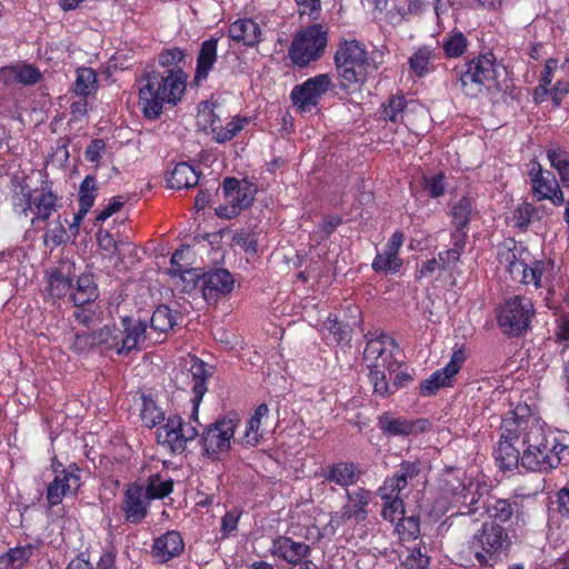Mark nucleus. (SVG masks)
Listing matches in <instances>:
<instances>
[{
    "instance_id": "1",
    "label": "nucleus",
    "mask_w": 569,
    "mask_h": 569,
    "mask_svg": "<svg viewBox=\"0 0 569 569\" xmlns=\"http://www.w3.org/2000/svg\"><path fill=\"white\" fill-rule=\"evenodd\" d=\"M569 456V448L548 432L546 422L528 405L519 403L502 418L495 458L500 469L522 467L548 472Z\"/></svg>"
},
{
    "instance_id": "2",
    "label": "nucleus",
    "mask_w": 569,
    "mask_h": 569,
    "mask_svg": "<svg viewBox=\"0 0 569 569\" xmlns=\"http://www.w3.org/2000/svg\"><path fill=\"white\" fill-rule=\"evenodd\" d=\"M207 378L206 363L198 358H192L188 369L182 370L177 376V380L181 379L182 382H186V387H190L193 398L191 400L192 411L189 421H186L180 416H170L167 422L157 430L158 442L168 446L173 452H182L187 448L188 442L194 440L199 435L198 409L207 392Z\"/></svg>"
},
{
    "instance_id": "3",
    "label": "nucleus",
    "mask_w": 569,
    "mask_h": 569,
    "mask_svg": "<svg viewBox=\"0 0 569 569\" xmlns=\"http://www.w3.org/2000/svg\"><path fill=\"white\" fill-rule=\"evenodd\" d=\"M187 76L181 70L148 72L139 81V107L144 118L158 119L164 104L176 106L186 91Z\"/></svg>"
},
{
    "instance_id": "4",
    "label": "nucleus",
    "mask_w": 569,
    "mask_h": 569,
    "mask_svg": "<svg viewBox=\"0 0 569 569\" xmlns=\"http://www.w3.org/2000/svg\"><path fill=\"white\" fill-rule=\"evenodd\" d=\"M335 63L340 86L347 91H355L367 80L371 68L369 56L362 43L352 39L339 43Z\"/></svg>"
},
{
    "instance_id": "5",
    "label": "nucleus",
    "mask_w": 569,
    "mask_h": 569,
    "mask_svg": "<svg viewBox=\"0 0 569 569\" xmlns=\"http://www.w3.org/2000/svg\"><path fill=\"white\" fill-rule=\"evenodd\" d=\"M517 248L503 249L499 252V261L503 264L515 281L545 288L550 283L553 263L551 261H535L531 266L521 259Z\"/></svg>"
},
{
    "instance_id": "6",
    "label": "nucleus",
    "mask_w": 569,
    "mask_h": 569,
    "mask_svg": "<svg viewBox=\"0 0 569 569\" xmlns=\"http://www.w3.org/2000/svg\"><path fill=\"white\" fill-rule=\"evenodd\" d=\"M535 315L530 298L513 295L505 298L497 308V322L505 335L519 337L530 328Z\"/></svg>"
},
{
    "instance_id": "7",
    "label": "nucleus",
    "mask_w": 569,
    "mask_h": 569,
    "mask_svg": "<svg viewBox=\"0 0 569 569\" xmlns=\"http://www.w3.org/2000/svg\"><path fill=\"white\" fill-rule=\"evenodd\" d=\"M496 67V58L491 52L479 54L459 71L457 84L466 96L476 97L495 83Z\"/></svg>"
},
{
    "instance_id": "8",
    "label": "nucleus",
    "mask_w": 569,
    "mask_h": 569,
    "mask_svg": "<svg viewBox=\"0 0 569 569\" xmlns=\"http://www.w3.org/2000/svg\"><path fill=\"white\" fill-rule=\"evenodd\" d=\"M328 44V27L315 23L301 29L293 38L289 48V57L293 64L303 68L318 60Z\"/></svg>"
},
{
    "instance_id": "9",
    "label": "nucleus",
    "mask_w": 569,
    "mask_h": 569,
    "mask_svg": "<svg viewBox=\"0 0 569 569\" xmlns=\"http://www.w3.org/2000/svg\"><path fill=\"white\" fill-rule=\"evenodd\" d=\"M511 545L506 529L496 522H485L472 537L470 549L480 565H492Z\"/></svg>"
},
{
    "instance_id": "10",
    "label": "nucleus",
    "mask_w": 569,
    "mask_h": 569,
    "mask_svg": "<svg viewBox=\"0 0 569 569\" xmlns=\"http://www.w3.org/2000/svg\"><path fill=\"white\" fill-rule=\"evenodd\" d=\"M236 426L232 418H223L209 425L200 440L203 455L213 461L221 460L231 449Z\"/></svg>"
},
{
    "instance_id": "11",
    "label": "nucleus",
    "mask_w": 569,
    "mask_h": 569,
    "mask_svg": "<svg viewBox=\"0 0 569 569\" xmlns=\"http://www.w3.org/2000/svg\"><path fill=\"white\" fill-rule=\"evenodd\" d=\"M222 192L226 204L216 208V213L220 218L231 219L252 203L256 188L246 181L229 177L222 182Z\"/></svg>"
},
{
    "instance_id": "12",
    "label": "nucleus",
    "mask_w": 569,
    "mask_h": 569,
    "mask_svg": "<svg viewBox=\"0 0 569 569\" xmlns=\"http://www.w3.org/2000/svg\"><path fill=\"white\" fill-rule=\"evenodd\" d=\"M367 346L363 351V357L370 362L369 367L387 368L389 375H392L401 363L395 359L393 349L396 348L395 341L385 332L379 330L369 331L366 335Z\"/></svg>"
},
{
    "instance_id": "13",
    "label": "nucleus",
    "mask_w": 569,
    "mask_h": 569,
    "mask_svg": "<svg viewBox=\"0 0 569 569\" xmlns=\"http://www.w3.org/2000/svg\"><path fill=\"white\" fill-rule=\"evenodd\" d=\"M331 87L332 80L329 74H318L296 86L290 97L293 106L301 112H311Z\"/></svg>"
},
{
    "instance_id": "14",
    "label": "nucleus",
    "mask_w": 569,
    "mask_h": 569,
    "mask_svg": "<svg viewBox=\"0 0 569 569\" xmlns=\"http://www.w3.org/2000/svg\"><path fill=\"white\" fill-rule=\"evenodd\" d=\"M380 431L388 437L419 436L430 428L428 419H408L403 416H396L390 411L382 412L377 419Z\"/></svg>"
},
{
    "instance_id": "15",
    "label": "nucleus",
    "mask_w": 569,
    "mask_h": 569,
    "mask_svg": "<svg viewBox=\"0 0 569 569\" xmlns=\"http://www.w3.org/2000/svg\"><path fill=\"white\" fill-rule=\"evenodd\" d=\"M533 196L538 200H550L555 206L565 203V196L552 172L543 170L537 161L530 163L528 172Z\"/></svg>"
},
{
    "instance_id": "16",
    "label": "nucleus",
    "mask_w": 569,
    "mask_h": 569,
    "mask_svg": "<svg viewBox=\"0 0 569 569\" xmlns=\"http://www.w3.org/2000/svg\"><path fill=\"white\" fill-rule=\"evenodd\" d=\"M466 359V352L462 347L455 349L450 361L420 383V395L422 397H430L439 389L451 386L453 378L462 368Z\"/></svg>"
},
{
    "instance_id": "17",
    "label": "nucleus",
    "mask_w": 569,
    "mask_h": 569,
    "mask_svg": "<svg viewBox=\"0 0 569 569\" xmlns=\"http://www.w3.org/2000/svg\"><path fill=\"white\" fill-rule=\"evenodd\" d=\"M79 468L70 465L61 472L57 473L54 479L47 487L48 503L53 507L61 503L63 497L76 495L81 486Z\"/></svg>"
},
{
    "instance_id": "18",
    "label": "nucleus",
    "mask_w": 569,
    "mask_h": 569,
    "mask_svg": "<svg viewBox=\"0 0 569 569\" xmlns=\"http://www.w3.org/2000/svg\"><path fill=\"white\" fill-rule=\"evenodd\" d=\"M542 81L555 84L551 88V99L558 104L569 93V58L560 62L558 59H548L542 70Z\"/></svg>"
},
{
    "instance_id": "19",
    "label": "nucleus",
    "mask_w": 569,
    "mask_h": 569,
    "mask_svg": "<svg viewBox=\"0 0 569 569\" xmlns=\"http://www.w3.org/2000/svg\"><path fill=\"white\" fill-rule=\"evenodd\" d=\"M196 278L201 282L202 296L208 303H214L220 297L230 293L234 283L231 273L226 269H217Z\"/></svg>"
},
{
    "instance_id": "20",
    "label": "nucleus",
    "mask_w": 569,
    "mask_h": 569,
    "mask_svg": "<svg viewBox=\"0 0 569 569\" xmlns=\"http://www.w3.org/2000/svg\"><path fill=\"white\" fill-rule=\"evenodd\" d=\"M150 500L141 485L132 483L124 491L121 510L127 522L138 525L148 513Z\"/></svg>"
},
{
    "instance_id": "21",
    "label": "nucleus",
    "mask_w": 569,
    "mask_h": 569,
    "mask_svg": "<svg viewBox=\"0 0 569 569\" xmlns=\"http://www.w3.org/2000/svg\"><path fill=\"white\" fill-rule=\"evenodd\" d=\"M269 552L291 566H298L301 560L310 556L311 547L308 543L295 541L290 537L278 536L272 539Z\"/></svg>"
},
{
    "instance_id": "22",
    "label": "nucleus",
    "mask_w": 569,
    "mask_h": 569,
    "mask_svg": "<svg viewBox=\"0 0 569 569\" xmlns=\"http://www.w3.org/2000/svg\"><path fill=\"white\" fill-rule=\"evenodd\" d=\"M405 234L401 230H396L382 252H378L372 261V269L376 272L396 273L402 267V260L399 258V250L402 247Z\"/></svg>"
},
{
    "instance_id": "23",
    "label": "nucleus",
    "mask_w": 569,
    "mask_h": 569,
    "mask_svg": "<svg viewBox=\"0 0 569 569\" xmlns=\"http://www.w3.org/2000/svg\"><path fill=\"white\" fill-rule=\"evenodd\" d=\"M184 551V541L181 533L177 530H168L157 537L151 546L152 557L159 563H167L173 558L179 557Z\"/></svg>"
},
{
    "instance_id": "24",
    "label": "nucleus",
    "mask_w": 569,
    "mask_h": 569,
    "mask_svg": "<svg viewBox=\"0 0 569 569\" xmlns=\"http://www.w3.org/2000/svg\"><path fill=\"white\" fill-rule=\"evenodd\" d=\"M121 349L124 356L133 350H138L140 345L147 339L148 321L123 317L121 319Z\"/></svg>"
},
{
    "instance_id": "25",
    "label": "nucleus",
    "mask_w": 569,
    "mask_h": 569,
    "mask_svg": "<svg viewBox=\"0 0 569 569\" xmlns=\"http://www.w3.org/2000/svg\"><path fill=\"white\" fill-rule=\"evenodd\" d=\"M228 34L234 42L253 48L262 41L263 33L260 24L256 20L242 18L233 21L229 26Z\"/></svg>"
},
{
    "instance_id": "26",
    "label": "nucleus",
    "mask_w": 569,
    "mask_h": 569,
    "mask_svg": "<svg viewBox=\"0 0 569 569\" xmlns=\"http://www.w3.org/2000/svg\"><path fill=\"white\" fill-rule=\"evenodd\" d=\"M348 502L342 507L343 517L360 523L367 519V507L371 500V491L365 488H356L355 490H347L346 492Z\"/></svg>"
},
{
    "instance_id": "27",
    "label": "nucleus",
    "mask_w": 569,
    "mask_h": 569,
    "mask_svg": "<svg viewBox=\"0 0 569 569\" xmlns=\"http://www.w3.org/2000/svg\"><path fill=\"white\" fill-rule=\"evenodd\" d=\"M218 41L219 38L212 37L201 43L194 72V81L197 83L206 81L212 71L218 58Z\"/></svg>"
},
{
    "instance_id": "28",
    "label": "nucleus",
    "mask_w": 569,
    "mask_h": 569,
    "mask_svg": "<svg viewBox=\"0 0 569 569\" xmlns=\"http://www.w3.org/2000/svg\"><path fill=\"white\" fill-rule=\"evenodd\" d=\"M48 293L53 299H61L70 296L73 288V280L71 278V264L63 263L60 267L52 269L48 276Z\"/></svg>"
},
{
    "instance_id": "29",
    "label": "nucleus",
    "mask_w": 569,
    "mask_h": 569,
    "mask_svg": "<svg viewBox=\"0 0 569 569\" xmlns=\"http://www.w3.org/2000/svg\"><path fill=\"white\" fill-rule=\"evenodd\" d=\"M361 476V470L352 462H338L325 472V480L341 487L355 485Z\"/></svg>"
},
{
    "instance_id": "30",
    "label": "nucleus",
    "mask_w": 569,
    "mask_h": 569,
    "mask_svg": "<svg viewBox=\"0 0 569 569\" xmlns=\"http://www.w3.org/2000/svg\"><path fill=\"white\" fill-rule=\"evenodd\" d=\"M98 297L97 286L91 274L78 277L71 289L70 300L74 306L80 307L96 300Z\"/></svg>"
},
{
    "instance_id": "31",
    "label": "nucleus",
    "mask_w": 569,
    "mask_h": 569,
    "mask_svg": "<svg viewBox=\"0 0 569 569\" xmlns=\"http://www.w3.org/2000/svg\"><path fill=\"white\" fill-rule=\"evenodd\" d=\"M58 208V198L51 190L42 189L33 201L31 224L48 220Z\"/></svg>"
},
{
    "instance_id": "32",
    "label": "nucleus",
    "mask_w": 569,
    "mask_h": 569,
    "mask_svg": "<svg viewBox=\"0 0 569 569\" xmlns=\"http://www.w3.org/2000/svg\"><path fill=\"white\" fill-rule=\"evenodd\" d=\"M199 177L200 173L192 166L187 162H180L172 169L168 183L173 189H188L199 182Z\"/></svg>"
},
{
    "instance_id": "33",
    "label": "nucleus",
    "mask_w": 569,
    "mask_h": 569,
    "mask_svg": "<svg viewBox=\"0 0 569 569\" xmlns=\"http://www.w3.org/2000/svg\"><path fill=\"white\" fill-rule=\"evenodd\" d=\"M269 417V408L266 403L259 405L247 422L244 442L250 446L258 445L263 438L262 421Z\"/></svg>"
},
{
    "instance_id": "34",
    "label": "nucleus",
    "mask_w": 569,
    "mask_h": 569,
    "mask_svg": "<svg viewBox=\"0 0 569 569\" xmlns=\"http://www.w3.org/2000/svg\"><path fill=\"white\" fill-rule=\"evenodd\" d=\"M33 551L34 547L30 543L9 549L8 552L0 556V569H22L32 557Z\"/></svg>"
},
{
    "instance_id": "35",
    "label": "nucleus",
    "mask_w": 569,
    "mask_h": 569,
    "mask_svg": "<svg viewBox=\"0 0 569 569\" xmlns=\"http://www.w3.org/2000/svg\"><path fill=\"white\" fill-rule=\"evenodd\" d=\"M490 518L500 522L509 521L513 516L519 517L520 505L516 500L495 499L486 506Z\"/></svg>"
},
{
    "instance_id": "36",
    "label": "nucleus",
    "mask_w": 569,
    "mask_h": 569,
    "mask_svg": "<svg viewBox=\"0 0 569 569\" xmlns=\"http://www.w3.org/2000/svg\"><path fill=\"white\" fill-rule=\"evenodd\" d=\"M435 59V49L430 46L420 47L410 58V70L419 78L431 71V61Z\"/></svg>"
},
{
    "instance_id": "37",
    "label": "nucleus",
    "mask_w": 569,
    "mask_h": 569,
    "mask_svg": "<svg viewBox=\"0 0 569 569\" xmlns=\"http://www.w3.org/2000/svg\"><path fill=\"white\" fill-rule=\"evenodd\" d=\"M249 121L247 118L236 117L231 121H229L224 127L216 123L214 120L211 121V133L213 140L219 143H224L231 139H233L247 124Z\"/></svg>"
},
{
    "instance_id": "38",
    "label": "nucleus",
    "mask_w": 569,
    "mask_h": 569,
    "mask_svg": "<svg viewBox=\"0 0 569 569\" xmlns=\"http://www.w3.org/2000/svg\"><path fill=\"white\" fill-rule=\"evenodd\" d=\"M98 347H103L107 350H112L119 356H124L121 349V329L104 326L100 330L96 331Z\"/></svg>"
},
{
    "instance_id": "39",
    "label": "nucleus",
    "mask_w": 569,
    "mask_h": 569,
    "mask_svg": "<svg viewBox=\"0 0 569 569\" xmlns=\"http://www.w3.org/2000/svg\"><path fill=\"white\" fill-rule=\"evenodd\" d=\"M98 89L97 73L91 68H79L73 84V92L79 97H88Z\"/></svg>"
},
{
    "instance_id": "40",
    "label": "nucleus",
    "mask_w": 569,
    "mask_h": 569,
    "mask_svg": "<svg viewBox=\"0 0 569 569\" xmlns=\"http://www.w3.org/2000/svg\"><path fill=\"white\" fill-rule=\"evenodd\" d=\"M178 315L164 305L159 306L150 319V328L160 333H164L177 325Z\"/></svg>"
},
{
    "instance_id": "41",
    "label": "nucleus",
    "mask_w": 569,
    "mask_h": 569,
    "mask_svg": "<svg viewBox=\"0 0 569 569\" xmlns=\"http://www.w3.org/2000/svg\"><path fill=\"white\" fill-rule=\"evenodd\" d=\"M551 167L557 170L563 187H569V152L563 149H550L547 152Z\"/></svg>"
},
{
    "instance_id": "42",
    "label": "nucleus",
    "mask_w": 569,
    "mask_h": 569,
    "mask_svg": "<svg viewBox=\"0 0 569 569\" xmlns=\"http://www.w3.org/2000/svg\"><path fill=\"white\" fill-rule=\"evenodd\" d=\"M473 211V203L470 198L462 197L456 203L452 204L450 213L452 219V224L457 229L467 228L471 214Z\"/></svg>"
},
{
    "instance_id": "43",
    "label": "nucleus",
    "mask_w": 569,
    "mask_h": 569,
    "mask_svg": "<svg viewBox=\"0 0 569 569\" xmlns=\"http://www.w3.org/2000/svg\"><path fill=\"white\" fill-rule=\"evenodd\" d=\"M190 252V247L184 246L178 250H176L171 257V273L176 276H180L183 280H187V277H190V280H193V277H198L197 270L189 268V262L184 261V256Z\"/></svg>"
},
{
    "instance_id": "44",
    "label": "nucleus",
    "mask_w": 569,
    "mask_h": 569,
    "mask_svg": "<svg viewBox=\"0 0 569 569\" xmlns=\"http://www.w3.org/2000/svg\"><path fill=\"white\" fill-rule=\"evenodd\" d=\"M468 48V40L461 31H452L442 43V49L447 58H459Z\"/></svg>"
},
{
    "instance_id": "45",
    "label": "nucleus",
    "mask_w": 569,
    "mask_h": 569,
    "mask_svg": "<svg viewBox=\"0 0 569 569\" xmlns=\"http://www.w3.org/2000/svg\"><path fill=\"white\" fill-rule=\"evenodd\" d=\"M68 240L69 236L60 217L48 223L43 236L46 246L58 247Z\"/></svg>"
},
{
    "instance_id": "46",
    "label": "nucleus",
    "mask_w": 569,
    "mask_h": 569,
    "mask_svg": "<svg viewBox=\"0 0 569 569\" xmlns=\"http://www.w3.org/2000/svg\"><path fill=\"white\" fill-rule=\"evenodd\" d=\"M173 483L170 479H162L160 476L150 477L147 487L144 488L148 499H162L171 493Z\"/></svg>"
},
{
    "instance_id": "47",
    "label": "nucleus",
    "mask_w": 569,
    "mask_h": 569,
    "mask_svg": "<svg viewBox=\"0 0 569 569\" xmlns=\"http://www.w3.org/2000/svg\"><path fill=\"white\" fill-rule=\"evenodd\" d=\"M141 419L146 427L153 428L164 419L163 411L150 398H142Z\"/></svg>"
},
{
    "instance_id": "48",
    "label": "nucleus",
    "mask_w": 569,
    "mask_h": 569,
    "mask_svg": "<svg viewBox=\"0 0 569 569\" xmlns=\"http://www.w3.org/2000/svg\"><path fill=\"white\" fill-rule=\"evenodd\" d=\"M387 372H389L387 368L370 367L369 380L373 386V392L382 398H386L393 393V390H391L387 381Z\"/></svg>"
},
{
    "instance_id": "49",
    "label": "nucleus",
    "mask_w": 569,
    "mask_h": 569,
    "mask_svg": "<svg viewBox=\"0 0 569 569\" xmlns=\"http://www.w3.org/2000/svg\"><path fill=\"white\" fill-rule=\"evenodd\" d=\"M98 193L97 180L93 176H87L80 183L78 191L79 206L92 208Z\"/></svg>"
},
{
    "instance_id": "50",
    "label": "nucleus",
    "mask_w": 569,
    "mask_h": 569,
    "mask_svg": "<svg viewBox=\"0 0 569 569\" xmlns=\"http://www.w3.org/2000/svg\"><path fill=\"white\" fill-rule=\"evenodd\" d=\"M323 329L331 336L332 341L337 343L349 341L351 338L348 325L338 321L331 315L323 322Z\"/></svg>"
},
{
    "instance_id": "51",
    "label": "nucleus",
    "mask_w": 569,
    "mask_h": 569,
    "mask_svg": "<svg viewBox=\"0 0 569 569\" xmlns=\"http://www.w3.org/2000/svg\"><path fill=\"white\" fill-rule=\"evenodd\" d=\"M407 106L403 96H392L386 104H383V118L392 122H399L402 119V112Z\"/></svg>"
},
{
    "instance_id": "52",
    "label": "nucleus",
    "mask_w": 569,
    "mask_h": 569,
    "mask_svg": "<svg viewBox=\"0 0 569 569\" xmlns=\"http://www.w3.org/2000/svg\"><path fill=\"white\" fill-rule=\"evenodd\" d=\"M396 529L402 540L416 539L420 533L419 519L411 517H403L396 523Z\"/></svg>"
},
{
    "instance_id": "53",
    "label": "nucleus",
    "mask_w": 569,
    "mask_h": 569,
    "mask_svg": "<svg viewBox=\"0 0 569 569\" xmlns=\"http://www.w3.org/2000/svg\"><path fill=\"white\" fill-rule=\"evenodd\" d=\"M406 485L397 477H388L379 488V495L382 500L401 499L400 493L406 489Z\"/></svg>"
},
{
    "instance_id": "54",
    "label": "nucleus",
    "mask_w": 569,
    "mask_h": 569,
    "mask_svg": "<svg viewBox=\"0 0 569 569\" xmlns=\"http://www.w3.org/2000/svg\"><path fill=\"white\" fill-rule=\"evenodd\" d=\"M551 517L569 521V488H561L552 502Z\"/></svg>"
},
{
    "instance_id": "55",
    "label": "nucleus",
    "mask_w": 569,
    "mask_h": 569,
    "mask_svg": "<svg viewBox=\"0 0 569 569\" xmlns=\"http://www.w3.org/2000/svg\"><path fill=\"white\" fill-rule=\"evenodd\" d=\"M381 515L385 520L397 523L405 517V506L402 499L383 500Z\"/></svg>"
},
{
    "instance_id": "56",
    "label": "nucleus",
    "mask_w": 569,
    "mask_h": 569,
    "mask_svg": "<svg viewBox=\"0 0 569 569\" xmlns=\"http://www.w3.org/2000/svg\"><path fill=\"white\" fill-rule=\"evenodd\" d=\"M423 188L431 198L443 196L446 190L443 172H438L433 176H425Z\"/></svg>"
},
{
    "instance_id": "57",
    "label": "nucleus",
    "mask_w": 569,
    "mask_h": 569,
    "mask_svg": "<svg viewBox=\"0 0 569 569\" xmlns=\"http://www.w3.org/2000/svg\"><path fill=\"white\" fill-rule=\"evenodd\" d=\"M241 515L242 511L239 508H232L224 513L220 529L222 538H228L236 532Z\"/></svg>"
},
{
    "instance_id": "58",
    "label": "nucleus",
    "mask_w": 569,
    "mask_h": 569,
    "mask_svg": "<svg viewBox=\"0 0 569 569\" xmlns=\"http://www.w3.org/2000/svg\"><path fill=\"white\" fill-rule=\"evenodd\" d=\"M553 336L556 343L562 345L565 348L569 347V313L556 318Z\"/></svg>"
},
{
    "instance_id": "59",
    "label": "nucleus",
    "mask_w": 569,
    "mask_h": 569,
    "mask_svg": "<svg viewBox=\"0 0 569 569\" xmlns=\"http://www.w3.org/2000/svg\"><path fill=\"white\" fill-rule=\"evenodd\" d=\"M233 243L249 254H254L258 251L257 237L254 232L249 230L237 232L233 237Z\"/></svg>"
},
{
    "instance_id": "60",
    "label": "nucleus",
    "mask_w": 569,
    "mask_h": 569,
    "mask_svg": "<svg viewBox=\"0 0 569 569\" xmlns=\"http://www.w3.org/2000/svg\"><path fill=\"white\" fill-rule=\"evenodd\" d=\"M96 340H97L96 331L94 332L83 331V332L77 333L74 336L71 348L78 353H83V352L89 351L93 347H98Z\"/></svg>"
},
{
    "instance_id": "61",
    "label": "nucleus",
    "mask_w": 569,
    "mask_h": 569,
    "mask_svg": "<svg viewBox=\"0 0 569 569\" xmlns=\"http://www.w3.org/2000/svg\"><path fill=\"white\" fill-rule=\"evenodd\" d=\"M14 73L17 81L22 84H34L41 78L40 71L31 64H23L18 67Z\"/></svg>"
},
{
    "instance_id": "62",
    "label": "nucleus",
    "mask_w": 569,
    "mask_h": 569,
    "mask_svg": "<svg viewBox=\"0 0 569 569\" xmlns=\"http://www.w3.org/2000/svg\"><path fill=\"white\" fill-rule=\"evenodd\" d=\"M420 472V461H402L398 471L395 473L406 486Z\"/></svg>"
},
{
    "instance_id": "63",
    "label": "nucleus",
    "mask_w": 569,
    "mask_h": 569,
    "mask_svg": "<svg viewBox=\"0 0 569 569\" xmlns=\"http://www.w3.org/2000/svg\"><path fill=\"white\" fill-rule=\"evenodd\" d=\"M184 51L178 47L163 50L159 54V63L162 67H172L179 64L184 59Z\"/></svg>"
},
{
    "instance_id": "64",
    "label": "nucleus",
    "mask_w": 569,
    "mask_h": 569,
    "mask_svg": "<svg viewBox=\"0 0 569 569\" xmlns=\"http://www.w3.org/2000/svg\"><path fill=\"white\" fill-rule=\"evenodd\" d=\"M405 566L408 569H428L429 557L423 555L419 548H412L406 558Z\"/></svg>"
}]
</instances>
